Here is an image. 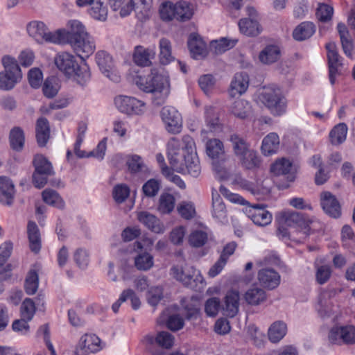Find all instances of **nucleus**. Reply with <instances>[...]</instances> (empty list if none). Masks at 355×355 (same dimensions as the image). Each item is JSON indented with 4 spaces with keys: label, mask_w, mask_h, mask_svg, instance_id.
<instances>
[{
    "label": "nucleus",
    "mask_w": 355,
    "mask_h": 355,
    "mask_svg": "<svg viewBox=\"0 0 355 355\" xmlns=\"http://www.w3.org/2000/svg\"><path fill=\"white\" fill-rule=\"evenodd\" d=\"M35 132L38 145L44 146L50 136L49 123L46 118L40 117L37 120Z\"/></svg>",
    "instance_id": "34"
},
{
    "label": "nucleus",
    "mask_w": 355,
    "mask_h": 355,
    "mask_svg": "<svg viewBox=\"0 0 355 355\" xmlns=\"http://www.w3.org/2000/svg\"><path fill=\"white\" fill-rule=\"evenodd\" d=\"M161 189V182L156 179L148 180L142 187V191L147 197L155 196Z\"/></svg>",
    "instance_id": "60"
},
{
    "label": "nucleus",
    "mask_w": 355,
    "mask_h": 355,
    "mask_svg": "<svg viewBox=\"0 0 355 355\" xmlns=\"http://www.w3.org/2000/svg\"><path fill=\"white\" fill-rule=\"evenodd\" d=\"M220 307V302L218 297H211L206 301L205 311L208 316H216Z\"/></svg>",
    "instance_id": "64"
},
{
    "label": "nucleus",
    "mask_w": 355,
    "mask_h": 355,
    "mask_svg": "<svg viewBox=\"0 0 355 355\" xmlns=\"http://www.w3.org/2000/svg\"><path fill=\"white\" fill-rule=\"evenodd\" d=\"M236 42V40H230L223 37L219 40L212 42L211 47L214 49L216 54H220L234 47Z\"/></svg>",
    "instance_id": "58"
},
{
    "label": "nucleus",
    "mask_w": 355,
    "mask_h": 355,
    "mask_svg": "<svg viewBox=\"0 0 355 355\" xmlns=\"http://www.w3.org/2000/svg\"><path fill=\"white\" fill-rule=\"evenodd\" d=\"M101 340L95 334H85L81 336L75 351V355H89L100 351Z\"/></svg>",
    "instance_id": "15"
},
{
    "label": "nucleus",
    "mask_w": 355,
    "mask_h": 355,
    "mask_svg": "<svg viewBox=\"0 0 355 355\" xmlns=\"http://www.w3.org/2000/svg\"><path fill=\"white\" fill-rule=\"evenodd\" d=\"M159 14L161 18L165 21L176 19L178 21H185L192 17L193 8L190 3L186 1H180L175 4L167 1L162 4Z\"/></svg>",
    "instance_id": "5"
},
{
    "label": "nucleus",
    "mask_w": 355,
    "mask_h": 355,
    "mask_svg": "<svg viewBox=\"0 0 355 355\" xmlns=\"http://www.w3.org/2000/svg\"><path fill=\"white\" fill-rule=\"evenodd\" d=\"M114 103L119 112L128 115H140L146 110L145 103L132 96L119 95L114 98Z\"/></svg>",
    "instance_id": "9"
},
{
    "label": "nucleus",
    "mask_w": 355,
    "mask_h": 355,
    "mask_svg": "<svg viewBox=\"0 0 355 355\" xmlns=\"http://www.w3.org/2000/svg\"><path fill=\"white\" fill-rule=\"evenodd\" d=\"M333 13L334 9L331 6L325 3H320L317 9L316 16L319 21L327 22L331 19Z\"/></svg>",
    "instance_id": "61"
},
{
    "label": "nucleus",
    "mask_w": 355,
    "mask_h": 355,
    "mask_svg": "<svg viewBox=\"0 0 355 355\" xmlns=\"http://www.w3.org/2000/svg\"><path fill=\"white\" fill-rule=\"evenodd\" d=\"M347 130V126L344 123L335 125L329 132L330 143L334 146L343 144L346 139Z\"/></svg>",
    "instance_id": "39"
},
{
    "label": "nucleus",
    "mask_w": 355,
    "mask_h": 355,
    "mask_svg": "<svg viewBox=\"0 0 355 355\" xmlns=\"http://www.w3.org/2000/svg\"><path fill=\"white\" fill-rule=\"evenodd\" d=\"M320 205L324 213L334 218L341 215V207L335 196L329 191H324L320 194Z\"/></svg>",
    "instance_id": "18"
},
{
    "label": "nucleus",
    "mask_w": 355,
    "mask_h": 355,
    "mask_svg": "<svg viewBox=\"0 0 355 355\" xmlns=\"http://www.w3.org/2000/svg\"><path fill=\"white\" fill-rule=\"evenodd\" d=\"M248 86V75L244 72L236 73L231 82L230 94L232 97L241 96L246 92Z\"/></svg>",
    "instance_id": "28"
},
{
    "label": "nucleus",
    "mask_w": 355,
    "mask_h": 355,
    "mask_svg": "<svg viewBox=\"0 0 355 355\" xmlns=\"http://www.w3.org/2000/svg\"><path fill=\"white\" fill-rule=\"evenodd\" d=\"M240 295L238 291H229L225 298L222 306L223 314L227 317L233 318L239 312Z\"/></svg>",
    "instance_id": "22"
},
{
    "label": "nucleus",
    "mask_w": 355,
    "mask_h": 355,
    "mask_svg": "<svg viewBox=\"0 0 355 355\" xmlns=\"http://www.w3.org/2000/svg\"><path fill=\"white\" fill-rule=\"evenodd\" d=\"M205 119L209 131L214 132L220 128L218 114L212 107H206Z\"/></svg>",
    "instance_id": "52"
},
{
    "label": "nucleus",
    "mask_w": 355,
    "mask_h": 355,
    "mask_svg": "<svg viewBox=\"0 0 355 355\" xmlns=\"http://www.w3.org/2000/svg\"><path fill=\"white\" fill-rule=\"evenodd\" d=\"M96 63L100 71L110 80L118 83L121 76L115 68L112 57L105 51H98L96 54Z\"/></svg>",
    "instance_id": "12"
},
{
    "label": "nucleus",
    "mask_w": 355,
    "mask_h": 355,
    "mask_svg": "<svg viewBox=\"0 0 355 355\" xmlns=\"http://www.w3.org/2000/svg\"><path fill=\"white\" fill-rule=\"evenodd\" d=\"M178 266H174L171 269V275L176 280L181 282L185 286L193 290H198V284H202L203 278L200 272L193 266L186 265V277L180 276Z\"/></svg>",
    "instance_id": "11"
},
{
    "label": "nucleus",
    "mask_w": 355,
    "mask_h": 355,
    "mask_svg": "<svg viewBox=\"0 0 355 355\" xmlns=\"http://www.w3.org/2000/svg\"><path fill=\"white\" fill-rule=\"evenodd\" d=\"M43 200L50 205L62 209L64 206V202L58 193L55 190L46 189L42 191Z\"/></svg>",
    "instance_id": "49"
},
{
    "label": "nucleus",
    "mask_w": 355,
    "mask_h": 355,
    "mask_svg": "<svg viewBox=\"0 0 355 355\" xmlns=\"http://www.w3.org/2000/svg\"><path fill=\"white\" fill-rule=\"evenodd\" d=\"M4 71L0 72V89L8 91L19 83L22 73L17 61L10 55H4L1 59Z\"/></svg>",
    "instance_id": "4"
},
{
    "label": "nucleus",
    "mask_w": 355,
    "mask_h": 355,
    "mask_svg": "<svg viewBox=\"0 0 355 355\" xmlns=\"http://www.w3.org/2000/svg\"><path fill=\"white\" fill-rule=\"evenodd\" d=\"M70 44L77 55L83 60L89 57L96 49L94 39L89 34L78 38V40Z\"/></svg>",
    "instance_id": "19"
},
{
    "label": "nucleus",
    "mask_w": 355,
    "mask_h": 355,
    "mask_svg": "<svg viewBox=\"0 0 355 355\" xmlns=\"http://www.w3.org/2000/svg\"><path fill=\"white\" fill-rule=\"evenodd\" d=\"M257 277L260 284L270 290L277 288L280 284V275L272 268H264L259 270Z\"/></svg>",
    "instance_id": "21"
},
{
    "label": "nucleus",
    "mask_w": 355,
    "mask_h": 355,
    "mask_svg": "<svg viewBox=\"0 0 355 355\" xmlns=\"http://www.w3.org/2000/svg\"><path fill=\"white\" fill-rule=\"evenodd\" d=\"M135 267L139 270H148L153 266V257L148 253H141L135 258Z\"/></svg>",
    "instance_id": "54"
},
{
    "label": "nucleus",
    "mask_w": 355,
    "mask_h": 355,
    "mask_svg": "<svg viewBox=\"0 0 355 355\" xmlns=\"http://www.w3.org/2000/svg\"><path fill=\"white\" fill-rule=\"evenodd\" d=\"M206 153L211 159L220 158L224 154L223 142L218 139H209L206 144Z\"/></svg>",
    "instance_id": "47"
},
{
    "label": "nucleus",
    "mask_w": 355,
    "mask_h": 355,
    "mask_svg": "<svg viewBox=\"0 0 355 355\" xmlns=\"http://www.w3.org/2000/svg\"><path fill=\"white\" fill-rule=\"evenodd\" d=\"M11 148L17 151L21 150L24 145L25 136L23 130L19 127L13 128L9 135Z\"/></svg>",
    "instance_id": "44"
},
{
    "label": "nucleus",
    "mask_w": 355,
    "mask_h": 355,
    "mask_svg": "<svg viewBox=\"0 0 355 355\" xmlns=\"http://www.w3.org/2000/svg\"><path fill=\"white\" fill-rule=\"evenodd\" d=\"M327 51V60L329 65V77L331 85L336 81V77L339 74V71L342 67L340 57L336 50V44L329 42L326 44Z\"/></svg>",
    "instance_id": "16"
},
{
    "label": "nucleus",
    "mask_w": 355,
    "mask_h": 355,
    "mask_svg": "<svg viewBox=\"0 0 355 355\" xmlns=\"http://www.w3.org/2000/svg\"><path fill=\"white\" fill-rule=\"evenodd\" d=\"M259 100L274 116H280L286 112V100L280 89L275 85L263 87Z\"/></svg>",
    "instance_id": "3"
},
{
    "label": "nucleus",
    "mask_w": 355,
    "mask_h": 355,
    "mask_svg": "<svg viewBox=\"0 0 355 355\" xmlns=\"http://www.w3.org/2000/svg\"><path fill=\"white\" fill-rule=\"evenodd\" d=\"M212 216L221 223L227 221V210L220 195L212 193Z\"/></svg>",
    "instance_id": "35"
},
{
    "label": "nucleus",
    "mask_w": 355,
    "mask_h": 355,
    "mask_svg": "<svg viewBox=\"0 0 355 355\" xmlns=\"http://www.w3.org/2000/svg\"><path fill=\"white\" fill-rule=\"evenodd\" d=\"M107 8L103 0H94L89 10V15L95 19L105 21L107 17Z\"/></svg>",
    "instance_id": "42"
},
{
    "label": "nucleus",
    "mask_w": 355,
    "mask_h": 355,
    "mask_svg": "<svg viewBox=\"0 0 355 355\" xmlns=\"http://www.w3.org/2000/svg\"><path fill=\"white\" fill-rule=\"evenodd\" d=\"M239 30L241 33L251 37L257 36L262 31V28L256 19L243 18L239 21Z\"/></svg>",
    "instance_id": "32"
},
{
    "label": "nucleus",
    "mask_w": 355,
    "mask_h": 355,
    "mask_svg": "<svg viewBox=\"0 0 355 355\" xmlns=\"http://www.w3.org/2000/svg\"><path fill=\"white\" fill-rule=\"evenodd\" d=\"M230 141L232 143L234 152L238 157L250 150L245 139L239 135L232 134L230 137Z\"/></svg>",
    "instance_id": "48"
},
{
    "label": "nucleus",
    "mask_w": 355,
    "mask_h": 355,
    "mask_svg": "<svg viewBox=\"0 0 355 355\" xmlns=\"http://www.w3.org/2000/svg\"><path fill=\"white\" fill-rule=\"evenodd\" d=\"M27 232L31 250L35 253L38 252L41 248V241L39 230L35 223L33 221L28 222Z\"/></svg>",
    "instance_id": "38"
},
{
    "label": "nucleus",
    "mask_w": 355,
    "mask_h": 355,
    "mask_svg": "<svg viewBox=\"0 0 355 355\" xmlns=\"http://www.w3.org/2000/svg\"><path fill=\"white\" fill-rule=\"evenodd\" d=\"M15 193L12 181L6 177H0V203L11 206L14 201Z\"/></svg>",
    "instance_id": "24"
},
{
    "label": "nucleus",
    "mask_w": 355,
    "mask_h": 355,
    "mask_svg": "<svg viewBox=\"0 0 355 355\" xmlns=\"http://www.w3.org/2000/svg\"><path fill=\"white\" fill-rule=\"evenodd\" d=\"M282 56V49L279 45L268 44L261 51L259 55L260 62L270 64L278 61Z\"/></svg>",
    "instance_id": "29"
},
{
    "label": "nucleus",
    "mask_w": 355,
    "mask_h": 355,
    "mask_svg": "<svg viewBox=\"0 0 355 355\" xmlns=\"http://www.w3.org/2000/svg\"><path fill=\"white\" fill-rule=\"evenodd\" d=\"M73 260L80 268H85L89 263V253L87 250L79 248L73 253Z\"/></svg>",
    "instance_id": "56"
},
{
    "label": "nucleus",
    "mask_w": 355,
    "mask_h": 355,
    "mask_svg": "<svg viewBox=\"0 0 355 355\" xmlns=\"http://www.w3.org/2000/svg\"><path fill=\"white\" fill-rule=\"evenodd\" d=\"M161 117L166 130L172 134H178L182 130V117L173 107L165 106L162 109Z\"/></svg>",
    "instance_id": "14"
},
{
    "label": "nucleus",
    "mask_w": 355,
    "mask_h": 355,
    "mask_svg": "<svg viewBox=\"0 0 355 355\" xmlns=\"http://www.w3.org/2000/svg\"><path fill=\"white\" fill-rule=\"evenodd\" d=\"M110 5L114 10H120V15L122 17L128 15L133 10V6L130 0H109Z\"/></svg>",
    "instance_id": "55"
},
{
    "label": "nucleus",
    "mask_w": 355,
    "mask_h": 355,
    "mask_svg": "<svg viewBox=\"0 0 355 355\" xmlns=\"http://www.w3.org/2000/svg\"><path fill=\"white\" fill-rule=\"evenodd\" d=\"M194 150L195 143L190 136L184 135L180 140L172 137L168 143V157L173 170L198 177L201 167Z\"/></svg>",
    "instance_id": "1"
},
{
    "label": "nucleus",
    "mask_w": 355,
    "mask_h": 355,
    "mask_svg": "<svg viewBox=\"0 0 355 355\" xmlns=\"http://www.w3.org/2000/svg\"><path fill=\"white\" fill-rule=\"evenodd\" d=\"M90 76L89 67L84 63L81 65H76L74 73L71 77H73L79 85H84L89 80Z\"/></svg>",
    "instance_id": "51"
},
{
    "label": "nucleus",
    "mask_w": 355,
    "mask_h": 355,
    "mask_svg": "<svg viewBox=\"0 0 355 355\" xmlns=\"http://www.w3.org/2000/svg\"><path fill=\"white\" fill-rule=\"evenodd\" d=\"M208 239L207 234L201 230H196L189 236V244L194 248H200L204 245Z\"/></svg>",
    "instance_id": "59"
},
{
    "label": "nucleus",
    "mask_w": 355,
    "mask_h": 355,
    "mask_svg": "<svg viewBox=\"0 0 355 355\" xmlns=\"http://www.w3.org/2000/svg\"><path fill=\"white\" fill-rule=\"evenodd\" d=\"M286 324L282 321H276L270 327L268 335L269 340L274 343H278L286 335Z\"/></svg>",
    "instance_id": "40"
},
{
    "label": "nucleus",
    "mask_w": 355,
    "mask_h": 355,
    "mask_svg": "<svg viewBox=\"0 0 355 355\" xmlns=\"http://www.w3.org/2000/svg\"><path fill=\"white\" fill-rule=\"evenodd\" d=\"M231 112L237 118L245 119L251 112V107L248 101L239 99L232 105Z\"/></svg>",
    "instance_id": "45"
},
{
    "label": "nucleus",
    "mask_w": 355,
    "mask_h": 355,
    "mask_svg": "<svg viewBox=\"0 0 355 355\" xmlns=\"http://www.w3.org/2000/svg\"><path fill=\"white\" fill-rule=\"evenodd\" d=\"M238 158L241 165L247 169L257 168L261 164V161L257 153L252 150H248Z\"/></svg>",
    "instance_id": "43"
},
{
    "label": "nucleus",
    "mask_w": 355,
    "mask_h": 355,
    "mask_svg": "<svg viewBox=\"0 0 355 355\" xmlns=\"http://www.w3.org/2000/svg\"><path fill=\"white\" fill-rule=\"evenodd\" d=\"M329 341L331 344L341 345L355 343V327L353 325L335 326L329 333Z\"/></svg>",
    "instance_id": "10"
},
{
    "label": "nucleus",
    "mask_w": 355,
    "mask_h": 355,
    "mask_svg": "<svg viewBox=\"0 0 355 355\" xmlns=\"http://www.w3.org/2000/svg\"><path fill=\"white\" fill-rule=\"evenodd\" d=\"M56 67L67 76L71 77L75 71L77 62L74 56L67 52L58 53L54 59Z\"/></svg>",
    "instance_id": "20"
},
{
    "label": "nucleus",
    "mask_w": 355,
    "mask_h": 355,
    "mask_svg": "<svg viewBox=\"0 0 355 355\" xmlns=\"http://www.w3.org/2000/svg\"><path fill=\"white\" fill-rule=\"evenodd\" d=\"M135 84L142 91L147 93H158L165 98L169 94V80L157 69H152L147 77L138 76Z\"/></svg>",
    "instance_id": "2"
},
{
    "label": "nucleus",
    "mask_w": 355,
    "mask_h": 355,
    "mask_svg": "<svg viewBox=\"0 0 355 355\" xmlns=\"http://www.w3.org/2000/svg\"><path fill=\"white\" fill-rule=\"evenodd\" d=\"M277 220L279 223L295 227L302 234V239L306 238L310 234L312 222L300 213L291 211H282L279 214Z\"/></svg>",
    "instance_id": "7"
},
{
    "label": "nucleus",
    "mask_w": 355,
    "mask_h": 355,
    "mask_svg": "<svg viewBox=\"0 0 355 355\" xmlns=\"http://www.w3.org/2000/svg\"><path fill=\"white\" fill-rule=\"evenodd\" d=\"M178 211L182 218L187 220L193 218L196 214L193 205L187 202H182L178 206Z\"/></svg>",
    "instance_id": "63"
},
{
    "label": "nucleus",
    "mask_w": 355,
    "mask_h": 355,
    "mask_svg": "<svg viewBox=\"0 0 355 355\" xmlns=\"http://www.w3.org/2000/svg\"><path fill=\"white\" fill-rule=\"evenodd\" d=\"M279 148V137L275 132L267 135L262 141L261 150L265 156L277 153Z\"/></svg>",
    "instance_id": "33"
},
{
    "label": "nucleus",
    "mask_w": 355,
    "mask_h": 355,
    "mask_svg": "<svg viewBox=\"0 0 355 355\" xmlns=\"http://www.w3.org/2000/svg\"><path fill=\"white\" fill-rule=\"evenodd\" d=\"M69 25L70 27L69 31L66 32L62 30L64 37L62 43L67 41L69 44H71L78 40V38L84 37V35L88 34L83 24L78 20L70 21Z\"/></svg>",
    "instance_id": "30"
},
{
    "label": "nucleus",
    "mask_w": 355,
    "mask_h": 355,
    "mask_svg": "<svg viewBox=\"0 0 355 355\" xmlns=\"http://www.w3.org/2000/svg\"><path fill=\"white\" fill-rule=\"evenodd\" d=\"M33 164L35 167L33 183L35 187L41 189L46 184L48 177L54 174L53 166L42 155H36Z\"/></svg>",
    "instance_id": "8"
},
{
    "label": "nucleus",
    "mask_w": 355,
    "mask_h": 355,
    "mask_svg": "<svg viewBox=\"0 0 355 355\" xmlns=\"http://www.w3.org/2000/svg\"><path fill=\"white\" fill-rule=\"evenodd\" d=\"M35 313V305L33 300L26 298L20 307L21 318L31 320Z\"/></svg>",
    "instance_id": "57"
},
{
    "label": "nucleus",
    "mask_w": 355,
    "mask_h": 355,
    "mask_svg": "<svg viewBox=\"0 0 355 355\" xmlns=\"http://www.w3.org/2000/svg\"><path fill=\"white\" fill-rule=\"evenodd\" d=\"M270 171L275 175L286 176V179L289 182H293L295 178L292 163L285 158L276 160L271 165Z\"/></svg>",
    "instance_id": "25"
},
{
    "label": "nucleus",
    "mask_w": 355,
    "mask_h": 355,
    "mask_svg": "<svg viewBox=\"0 0 355 355\" xmlns=\"http://www.w3.org/2000/svg\"><path fill=\"white\" fill-rule=\"evenodd\" d=\"M175 198L173 195L168 193H163L159 198L157 210L161 214H171L175 206Z\"/></svg>",
    "instance_id": "37"
},
{
    "label": "nucleus",
    "mask_w": 355,
    "mask_h": 355,
    "mask_svg": "<svg viewBox=\"0 0 355 355\" xmlns=\"http://www.w3.org/2000/svg\"><path fill=\"white\" fill-rule=\"evenodd\" d=\"M155 56L154 49L144 48L142 46H137L135 48L132 55L134 62L140 67H148L151 65V60Z\"/></svg>",
    "instance_id": "26"
},
{
    "label": "nucleus",
    "mask_w": 355,
    "mask_h": 355,
    "mask_svg": "<svg viewBox=\"0 0 355 355\" xmlns=\"http://www.w3.org/2000/svg\"><path fill=\"white\" fill-rule=\"evenodd\" d=\"M245 301L251 305H258L266 300V293L263 288L254 287L245 293Z\"/></svg>",
    "instance_id": "41"
},
{
    "label": "nucleus",
    "mask_w": 355,
    "mask_h": 355,
    "mask_svg": "<svg viewBox=\"0 0 355 355\" xmlns=\"http://www.w3.org/2000/svg\"><path fill=\"white\" fill-rule=\"evenodd\" d=\"M159 60L162 64H168L174 60L171 53V42L166 39L162 38L159 42Z\"/></svg>",
    "instance_id": "46"
},
{
    "label": "nucleus",
    "mask_w": 355,
    "mask_h": 355,
    "mask_svg": "<svg viewBox=\"0 0 355 355\" xmlns=\"http://www.w3.org/2000/svg\"><path fill=\"white\" fill-rule=\"evenodd\" d=\"M130 195V189L125 184H118L113 189V197L118 203L123 202Z\"/></svg>",
    "instance_id": "62"
},
{
    "label": "nucleus",
    "mask_w": 355,
    "mask_h": 355,
    "mask_svg": "<svg viewBox=\"0 0 355 355\" xmlns=\"http://www.w3.org/2000/svg\"><path fill=\"white\" fill-rule=\"evenodd\" d=\"M315 32V26L311 21L300 24L293 32V37L297 41H303L310 38Z\"/></svg>",
    "instance_id": "36"
},
{
    "label": "nucleus",
    "mask_w": 355,
    "mask_h": 355,
    "mask_svg": "<svg viewBox=\"0 0 355 355\" xmlns=\"http://www.w3.org/2000/svg\"><path fill=\"white\" fill-rule=\"evenodd\" d=\"M59 89L60 86L56 77L51 76L44 80L42 91L46 97L53 98L58 94Z\"/></svg>",
    "instance_id": "50"
},
{
    "label": "nucleus",
    "mask_w": 355,
    "mask_h": 355,
    "mask_svg": "<svg viewBox=\"0 0 355 355\" xmlns=\"http://www.w3.org/2000/svg\"><path fill=\"white\" fill-rule=\"evenodd\" d=\"M26 29L28 35L40 44L44 42L62 44L64 40V37L62 30L51 32L42 21H31L28 24Z\"/></svg>",
    "instance_id": "6"
},
{
    "label": "nucleus",
    "mask_w": 355,
    "mask_h": 355,
    "mask_svg": "<svg viewBox=\"0 0 355 355\" xmlns=\"http://www.w3.org/2000/svg\"><path fill=\"white\" fill-rule=\"evenodd\" d=\"M174 341V336L171 333L165 331H159L156 335L148 334L141 340L142 343L146 346L157 345L167 349L173 346Z\"/></svg>",
    "instance_id": "17"
},
{
    "label": "nucleus",
    "mask_w": 355,
    "mask_h": 355,
    "mask_svg": "<svg viewBox=\"0 0 355 355\" xmlns=\"http://www.w3.org/2000/svg\"><path fill=\"white\" fill-rule=\"evenodd\" d=\"M137 218L140 223L153 232L156 234L164 233V226L155 215L147 211H141L138 214Z\"/></svg>",
    "instance_id": "27"
},
{
    "label": "nucleus",
    "mask_w": 355,
    "mask_h": 355,
    "mask_svg": "<svg viewBox=\"0 0 355 355\" xmlns=\"http://www.w3.org/2000/svg\"><path fill=\"white\" fill-rule=\"evenodd\" d=\"M39 285L38 275L35 270H30L25 280V291L28 295L36 293Z\"/></svg>",
    "instance_id": "53"
},
{
    "label": "nucleus",
    "mask_w": 355,
    "mask_h": 355,
    "mask_svg": "<svg viewBox=\"0 0 355 355\" xmlns=\"http://www.w3.org/2000/svg\"><path fill=\"white\" fill-rule=\"evenodd\" d=\"M248 216L252 222L259 226H266L272 221V214L259 205H254L246 209Z\"/></svg>",
    "instance_id": "23"
},
{
    "label": "nucleus",
    "mask_w": 355,
    "mask_h": 355,
    "mask_svg": "<svg viewBox=\"0 0 355 355\" xmlns=\"http://www.w3.org/2000/svg\"><path fill=\"white\" fill-rule=\"evenodd\" d=\"M188 47L191 56L195 59L205 58L207 55L206 44L197 35L191 34L188 41Z\"/></svg>",
    "instance_id": "31"
},
{
    "label": "nucleus",
    "mask_w": 355,
    "mask_h": 355,
    "mask_svg": "<svg viewBox=\"0 0 355 355\" xmlns=\"http://www.w3.org/2000/svg\"><path fill=\"white\" fill-rule=\"evenodd\" d=\"M335 291H325L319 297L316 309L322 318H329L338 311V306L334 299Z\"/></svg>",
    "instance_id": "13"
}]
</instances>
